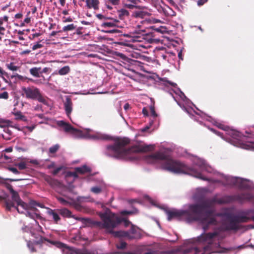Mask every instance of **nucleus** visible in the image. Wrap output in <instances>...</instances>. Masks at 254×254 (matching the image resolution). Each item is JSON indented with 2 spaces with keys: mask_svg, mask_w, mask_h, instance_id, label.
<instances>
[{
  "mask_svg": "<svg viewBox=\"0 0 254 254\" xmlns=\"http://www.w3.org/2000/svg\"><path fill=\"white\" fill-rule=\"evenodd\" d=\"M213 202L209 200L206 201L199 205H190L187 211L172 210L167 212L168 220L169 221L174 218H184L189 221L198 220L202 224L204 230L207 226L214 224L218 220H222L219 224L220 231L203 234L197 238L198 243L207 245L204 248L203 253L201 254L225 253L227 250L221 246V240L223 235L220 231L236 230L239 227V222H245L250 219L254 220V210L249 211L246 216L242 217H235L227 214L214 216L212 213Z\"/></svg>",
  "mask_w": 254,
  "mask_h": 254,
  "instance_id": "obj_1",
  "label": "nucleus"
},
{
  "mask_svg": "<svg viewBox=\"0 0 254 254\" xmlns=\"http://www.w3.org/2000/svg\"><path fill=\"white\" fill-rule=\"evenodd\" d=\"M146 161L149 163H161V167L170 172L187 174L203 180L206 179L203 174V172L211 173L213 170L203 159L197 157H193L192 168H189L184 163L167 157L160 152L149 155L146 158Z\"/></svg>",
  "mask_w": 254,
  "mask_h": 254,
  "instance_id": "obj_2",
  "label": "nucleus"
},
{
  "mask_svg": "<svg viewBox=\"0 0 254 254\" xmlns=\"http://www.w3.org/2000/svg\"><path fill=\"white\" fill-rule=\"evenodd\" d=\"M132 211H123L121 212V217H119L114 213H112L111 211L106 209L103 212L99 213V215L102 222L99 223L102 228L106 229L107 231L110 233H113L116 237H127L129 239L139 238L141 237L140 230L136 227L131 225V228L129 232L118 231L114 232L113 229L117 226V225L121 222H124L125 226H128L130 224V222L127 220L125 216L126 215H130L133 213Z\"/></svg>",
  "mask_w": 254,
  "mask_h": 254,
  "instance_id": "obj_3",
  "label": "nucleus"
},
{
  "mask_svg": "<svg viewBox=\"0 0 254 254\" xmlns=\"http://www.w3.org/2000/svg\"><path fill=\"white\" fill-rule=\"evenodd\" d=\"M129 142L127 138L118 140L113 146L107 148V153L109 156L120 159H131V153L133 152H147L154 148L153 145H140L136 148H128L126 145Z\"/></svg>",
  "mask_w": 254,
  "mask_h": 254,
  "instance_id": "obj_4",
  "label": "nucleus"
},
{
  "mask_svg": "<svg viewBox=\"0 0 254 254\" xmlns=\"http://www.w3.org/2000/svg\"><path fill=\"white\" fill-rule=\"evenodd\" d=\"M8 189L11 194L12 201L9 200L6 201L5 205L6 208L10 209L12 207H14L16 208L19 213H23L26 212V215L27 216L34 220L35 227L40 229V227L36 220L40 219L41 217L36 212V211L34 206L38 205L42 207V206L35 202H32L29 205L26 204L20 199L17 193L12 189L11 186H9Z\"/></svg>",
  "mask_w": 254,
  "mask_h": 254,
  "instance_id": "obj_5",
  "label": "nucleus"
},
{
  "mask_svg": "<svg viewBox=\"0 0 254 254\" xmlns=\"http://www.w3.org/2000/svg\"><path fill=\"white\" fill-rule=\"evenodd\" d=\"M57 125L64 132L72 135L74 138H86L92 139H106V137L100 132H95L89 129L83 131L73 127L69 124L64 121H58Z\"/></svg>",
  "mask_w": 254,
  "mask_h": 254,
  "instance_id": "obj_6",
  "label": "nucleus"
},
{
  "mask_svg": "<svg viewBox=\"0 0 254 254\" xmlns=\"http://www.w3.org/2000/svg\"><path fill=\"white\" fill-rule=\"evenodd\" d=\"M216 126L226 131V133L232 137L231 143L234 145L248 150H254V143L251 142H243L240 138L241 133L238 131L230 128L229 127H224L223 125L215 121Z\"/></svg>",
  "mask_w": 254,
  "mask_h": 254,
  "instance_id": "obj_7",
  "label": "nucleus"
},
{
  "mask_svg": "<svg viewBox=\"0 0 254 254\" xmlns=\"http://www.w3.org/2000/svg\"><path fill=\"white\" fill-rule=\"evenodd\" d=\"M220 179L216 181L220 182L224 185H235L241 188L251 189L254 188L252 182L249 180L243 179L240 178L233 177L219 174Z\"/></svg>",
  "mask_w": 254,
  "mask_h": 254,
  "instance_id": "obj_8",
  "label": "nucleus"
},
{
  "mask_svg": "<svg viewBox=\"0 0 254 254\" xmlns=\"http://www.w3.org/2000/svg\"><path fill=\"white\" fill-rule=\"evenodd\" d=\"M22 95L28 99L37 100L44 105L48 104V99L43 96L39 89L35 87L22 88Z\"/></svg>",
  "mask_w": 254,
  "mask_h": 254,
  "instance_id": "obj_9",
  "label": "nucleus"
},
{
  "mask_svg": "<svg viewBox=\"0 0 254 254\" xmlns=\"http://www.w3.org/2000/svg\"><path fill=\"white\" fill-rule=\"evenodd\" d=\"M4 123L6 125L14 127V128L17 129L18 130L22 131L25 133L26 132V130H27L28 131H29L30 132H32L33 131V130L35 128V125L31 126V127H19L18 126V125H14L13 126L12 125H11L12 122L9 120H6L4 122Z\"/></svg>",
  "mask_w": 254,
  "mask_h": 254,
  "instance_id": "obj_10",
  "label": "nucleus"
},
{
  "mask_svg": "<svg viewBox=\"0 0 254 254\" xmlns=\"http://www.w3.org/2000/svg\"><path fill=\"white\" fill-rule=\"evenodd\" d=\"M179 96L181 100L183 102H184V103H183V105L182 106L181 104L180 103H179V101H177L178 105L182 108H184V109L185 110H186L188 112H189L188 111L186 106H190V100L188 99H187V97H186V96L184 95V94L181 91L179 92Z\"/></svg>",
  "mask_w": 254,
  "mask_h": 254,
  "instance_id": "obj_11",
  "label": "nucleus"
},
{
  "mask_svg": "<svg viewBox=\"0 0 254 254\" xmlns=\"http://www.w3.org/2000/svg\"><path fill=\"white\" fill-rule=\"evenodd\" d=\"M86 5L88 8H93L94 10L99 9V0H85Z\"/></svg>",
  "mask_w": 254,
  "mask_h": 254,
  "instance_id": "obj_12",
  "label": "nucleus"
},
{
  "mask_svg": "<svg viewBox=\"0 0 254 254\" xmlns=\"http://www.w3.org/2000/svg\"><path fill=\"white\" fill-rule=\"evenodd\" d=\"M64 107L67 116L71 120L70 115L72 111V104L71 101L69 99H67L64 104Z\"/></svg>",
  "mask_w": 254,
  "mask_h": 254,
  "instance_id": "obj_13",
  "label": "nucleus"
},
{
  "mask_svg": "<svg viewBox=\"0 0 254 254\" xmlns=\"http://www.w3.org/2000/svg\"><path fill=\"white\" fill-rule=\"evenodd\" d=\"M149 109L150 111L149 126L151 127L153 126L154 122L157 121V117L158 115L156 113L153 106H150Z\"/></svg>",
  "mask_w": 254,
  "mask_h": 254,
  "instance_id": "obj_14",
  "label": "nucleus"
},
{
  "mask_svg": "<svg viewBox=\"0 0 254 254\" xmlns=\"http://www.w3.org/2000/svg\"><path fill=\"white\" fill-rule=\"evenodd\" d=\"M120 2V0H106L105 5L108 9L112 10L113 8V5H118Z\"/></svg>",
  "mask_w": 254,
  "mask_h": 254,
  "instance_id": "obj_15",
  "label": "nucleus"
},
{
  "mask_svg": "<svg viewBox=\"0 0 254 254\" xmlns=\"http://www.w3.org/2000/svg\"><path fill=\"white\" fill-rule=\"evenodd\" d=\"M144 40L150 42V41L147 39V35L146 34H142L141 36H134L132 37V41L134 42H141Z\"/></svg>",
  "mask_w": 254,
  "mask_h": 254,
  "instance_id": "obj_16",
  "label": "nucleus"
},
{
  "mask_svg": "<svg viewBox=\"0 0 254 254\" xmlns=\"http://www.w3.org/2000/svg\"><path fill=\"white\" fill-rule=\"evenodd\" d=\"M70 70L69 67L68 66H65L58 71H55L53 73L52 75H57L60 74L61 75H64L67 74Z\"/></svg>",
  "mask_w": 254,
  "mask_h": 254,
  "instance_id": "obj_17",
  "label": "nucleus"
},
{
  "mask_svg": "<svg viewBox=\"0 0 254 254\" xmlns=\"http://www.w3.org/2000/svg\"><path fill=\"white\" fill-rule=\"evenodd\" d=\"M76 172L73 174L74 177H76V174H84L90 171V168L86 166H83L81 167L76 168L75 169Z\"/></svg>",
  "mask_w": 254,
  "mask_h": 254,
  "instance_id": "obj_18",
  "label": "nucleus"
},
{
  "mask_svg": "<svg viewBox=\"0 0 254 254\" xmlns=\"http://www.w3.org/2000/svg\"><path fill=\"white\" fill-rule=\"evenodd\" d=\"M47 213L49 215L52 216L54 220L56 222L60 219L58 214L52 209L48 208Z\"/></svg>",
  "mask_w": 254,
  "mask_h": 254,
  "instance_id": "obj_19",
  "label": "nucleus"
},
{
  "mask_svg": "<svg viewBox=\"0 0 254 254\" xmlns=\"http://www.w3.org/2000/svg\"><path fill=\"white\" fill-rule=\"evenodd\" d=\"M118 13L121 18H123L124 17L129 15L128 11L125 9H121L118 10Z\"/></svg>",
  "mask_w": 254,
  "mask_h": 254,
  "instance_id": "obj_20",
  "label": "nucleus"
},
{
  "mask_svg": "<svg viewBox=\"0 0 254 254\" xmlns=\"http://www.w3.org/2000/svg\"><path fill=\"white\" fill-rule=\"evenodd\" d=\"M13 114L15 116L16 120H22L23 121H26L27 120L26 117L25 116H23L22 115L21 113L20 112L13 113Z\"/></svg>",
  "mask_w": 254,
  "mask_h": 254,
  "instance_id": "obj_21",
  "label": "nucleus"
},
{
  "mask_svg": "<svg viewBox=\"0 0 254 254\" xmlns=\"http://www.w3.org/2000/svg\"><path fill=\"white\" fill-rule=\"evenodd\" d=\"M41 69L40 68L33 67L30 69V73L36 77L39 76V70Z\"/></svg>",
  "mask_w": 254,
  "mask_h": 254,
  "instance_id": "obj_22",
  "label": "nucleus"
},
{
  "mask_svg": "<svg viewBox=\"0 0 254 254\" xmlns=\"http://www.w3.org/2000/svg\"><path fill=\"white\" fill-rule=\"evenodd\" d=\"M60 213L61 215L64 217H71V212L67 209H61Z\"/></svg>",
  "mask_w": 254,
  "mask_h": 254,
  "instance_id": "obj_23",
  "label": "nucleus"
},
{
  "mask_svg": "<svg viewBox=\"0 0 254 254\" xmlns=\"http://www.w3.org/2000/svg\"><path fill=\"white\" fill-rule=\"evenodd\" d=\"M22 160H23L24 159H22ZM15 165L17 166L20 170H24L26 168V164L24 161H22L19 163H16Z\"/></svg>",
  "mask_w": 254,
  "mask_h": 254,
  "instance_id": "obj_24",
  "label": "nucleus"
},
{
  "mask_svg": "<svg viewBox=\"0 0 254 254\" xmlns=\"http://www.w3.org/2000/svg\"><path fill=\"white\" fill-rule=\"evenodd\" d=\"M6 67L11 71H16L18 69V67L15 65L13 63L7 64H6Z\"/></svg>",
  "mask_w": 254,
  "mask_h": 254,
  "instance_id": "obj_25",
  "label": "nucleus"
},
{
  "mask_svg": "<svg viewBox=\"0 0 254 254\" xmlns=\"http://www.w3.org/2000/svg\"><path fill=\"white\" fill-rule=\"evenodd\" d=\"M75 28V26L73 24H69L67 26L63 27V30L64 31H71Z\"/></svg>",
  "mask_w": 254,
  "mask_h": 254,
  "instance_id": "obj_26",
  "label": "nucleus"
},
{
  "mask_svg": "<svg viewBox=\"0 0 254 254\" xmlns=\"http://www.w3.org/2000/svg\"><path fill=\"white\" fill-rule=\"evenodd\" d=\"M144 198L146 201H147L148 202H149L152 205H155V206H157V204L156 201L155 200H154L153 199H152L151 198H150L148 195H145L144 196Z\"/></svg>",
  "mask_w": 254,
  "mask_h": 254,
  "instance_id": "obj_27",
  "label": "nucleus"
},
{
  "mask_svg": "<svg viewBox=\"0 0 254 254\" xmlns=\"http://www.w3.org/2000/svg\"><path fill=\"white\" fill-rule=\"evenodd\" d=\"M38 242V241H36L34 240H33L32 243L30 241H29V242H27V246L28 247V248H29V249L30 250V251L31 252L34 251V249L33 248L34 244L37 243Z\"/></svg>",
  "mask_w": 254,
  "mask_h": 254,
  "instance_id": "obj_28",
  "label": "nucleus"
},
{
  "mask_svg": "<svg viewBox=\"0 0 254 254\" xmlns=\"http://www.w3.org/2000/svg\"><path fill=\"white\" fill-rule=\"evenodd\" d=\"M8 97V93L7 92L0 93V99H7Z\"/></svg>",
  "mask_w": 254,
  "mask_h": 254,
  "instance_id": "obj_29",
  "label": "nucleus"
},
{
  "mask_svg": "<svg viewBox=\"0 0 254 254\" xmlns=\"http://www.w3.org/2000/svg\"><path fill=\"white\" fill-rule=\"evenodd\" d=\"M59 148V145L56 144V145H55L53 146L50 147L49 150L51 153H53L56 152L58 150Z\"/></svg>",
  "mask_w": 254,
  "mask_h": 254,
  "instance_id": "obj_30",
  "label": "nucleus"
},
{
  "mask_svg": "<svg viewBox=\"0 0 254 254\" xmlns=\"http://www.w3.org/2000/svg\"><path fill=\"white\" fill-rule=\"evenodd\" d=\"M77 200L79 202H86L90 201L89 197L79 196L77 198Z\"/></svg>",
  "mask_w": 254,
  "mask_h": 254,
  "instance_id": "obj_31",
  "label": "nucleus"
},
{
  "mask_svg": "<svg viewBox=\"0 0 254 254\" xmlns=\"http://www.w3.org/2000/svg\"><path fill=\"white\" fill-rule=\"evenodd\" d=\"M91 190L95 193H99L101 192V189L98 187H95L91 188Z\"/></svg>",
  "mask_w": 254,
  "mask_h": 254,
  "instance_id": "obj_32",
  "label": "nucleus"
},
{
  "mask_svg": "<svg viewBox=\"0 0 254 254\" xmlns=\"http://www.w3.org/2000/svg\"><path fill=\"white\" fill-rule=\"evenodd\" d=\"M244 199L252 200L254 202V196H252L251 194H248L243 197Z\"/></svg>",
  "mask_w": 254,
  "mask_h": 254,
  "instance_id": "obj_33",
  "label": "nucleus"
},
{
  "mask_svg": "<svg viewBox=\"0 0 254 254\" xmlns=\"http://www.w3.org/2000/svg\"><path fill=\"white\" fill-rule=\"evenodd\" d=\"M3 19L0 18V31H4L5 30V28L3 26Z\"/></svg>",
  "mask_w": 254,
  "mask_h": 254,
  "instance_id": "obj_34",
  "label": "nucleus"
},
{
  "mask_svg": "<svg viewBox=\"0 0 254 254\" xmlns=\"http://www.w3.org/2000/svg\"><path fill=\"white\" fill-rule=\"evenodd\" d=\"M8 170L12 172V173H13L15 174H19V172L17 170V169H16L15 168L9 167L8 168Z\"/></svg>",
  "mask_w": 254,
  "mask_h": 254,
  "instance_id": "obj_35",
  "label": "nucleus"
},
{
  "mask_svg": "<svg viewBox=\"0 0 254 254\" xmlns=\"http://www.w3.org/2000/svg\"><path fill=\"white\" fill-rule=\"evenodd\" d=\"M42 47V44H39V43H37V44H35V45L33 46L32 50H36L37 49L41 48Z\"/></svg>",
  "mask_w": 254,
  "mask_h": 254,
  "instance_id": "obj_36",
  "label": "nucleus"
},
{
  "mask_svg": "<svg viewBox=\"0 0 254 254\" xmlns=\"http://www.w3.org/2000/svg\"><path fill=\"white\" fill-rule=\"evenodd\" d=\"M54 244L57 247H58V248H64V244L63 243H61L60 242H55L54 243Z\"/></svg>",
  "mask_w": 254,
  "mask_h": 254,
  "instance_id": "obj_37",
  "label": "nucleus"
},
{
  "mask_svg": "<svg viewBox=\"0 0 254 254\" xmlns=\"http://www.w3.org/2000/svg\"><path fill=\"white\" fill-rule=\"evenodd\" d=\"M126 243H125V242H121V244L119 245H118L117 247L119 248V249H124L126 247Z\"/></svg>",
  "mask_w": 254,
  "mask_h": 254,
  "instance_id": "obj_38",
  "label": "nucleus"
},
{
  "mask_svg": "<svg viewBox=\"0 0 254 254\" xmlns=\"http://www.w3.org/2000/svg\"><path fill=\"white\" fill-rule=\"evenodd\" d=\"M58 200L61 203L63 204H66L67 203L65 200H64L63 198L62 197L59 198Z\"/></svg>",
  "mask_w": 254,
  "mask_h": 254,
  "instance_id": "obj_39",
  "label": "nucleus"
},
{
  "mask_svg": "<svg viewBox=\"0 0 254 254\" xmlns=\"http://www.w3.org/2000/svg\"><path fill=\"white\" fill-rule=\"evenodd\" d=\"M133 4L134 3H133V4H126L125 5V7H126L127 8H128L130 9H132L133 8H134L135 7V6Z\"/></svg>",
  "mask_w": 254,
  "mask_h": 254,
  "instance_id": "obj_40",
  "label": "nucleus"
},
{
  "mask_svg": "<svg viewBox=\"0 0 254 254\" xmlns=\"http://www.w3.org/2000/svg\"><path fill=\"white\" fill-rule=\"evenodd\" d=\"M207 0H198L197 2V4L199 5H202L204 3L206 2Z\"/></svg>",
  "mask_w": 254,
  "mask_h": 254,
  "instance_id": "obj_41",
  "label": "nucleus"
},
{
  "mask_svg": "<svg viewBox=\"0 0 254 254\" xmlns=\"http://www.w3.org/2000/svg\"><path fill=\"white\" fill-rule=\"evenodd\" d=\"M142 113L144 116H148V111L145 108L142 109Z\"/></svg>",
  "mask_w": 254,
  "mask_h": 254,
  "instance_id": "obj_42",
  "label": "nucleus"
},
{
  "mask_svg": "<svg viewBox=\"0 0 254 254\" xmlns=\"http://www.w3.org/2000/svg\"><path fill=\"white\" fill-rule=\"evenodd\" d=\"M96 17L99 19H102L104 18V16L101 14H98L96 15Z\"/></svg>",
  "mask_w": 254,
  "mask_h": 254,
  "instance_id": "obj_43",
  "label": "nucleus"
},
{
  "mask_svg": "<svg viewBox=\"0 0 254 254\" xmlns=\"http://www.w3.org/2000/svg\"><path fill=\"white\" fill-rule=\"evenodd\" d=\"M124 109L127 111L129 108V105L128 103H126L124 106Z\"/></svg>",
  "mask_w": 254,
  "mask_h": 254,
  "instance_id": "obj_44",
  "label": "nucleus"
},
{
  "mask_svg": "<svg viewBox=\"0 0 254 254\" xmlns=\"http://www.w3.org/2000/svg\"><path fill=\"white\" fill-rule=\"evenodd\" d=\"M5 74V72L0 66V76H2V75H3Z\"/></svg>",
  "mask_w": 254,
  "mask_h": 254,
  "instance_id": "obj_45",
  "label": "nucleus"
},
{
  "mask_svg": "<svg viewBox=\"0 0 254 254\" xmlns=\"http://www.w3.org/2000/svg\"><path fill=\"white\" fill-rule=\"evenodd\" d=\"M30 20H31L30 18L29 17H27L25 18L24 22L26 23H29L30 22Z\"/></svg>",
  "mask_w": 254,
  "mask_h": 254,
  "instance_id": "obj_46",
  "label": "nucleus"
},
{
  "mask_svg": "<svg viewBox=\"0 0 254 254\" xmlns=\"http://www.w3.org/2000/svg\"><path fill=\"white\" fill-rule=\"evenodd\" d=\"M104 25L108 27H111L113 25V24L111 22H106L104 23Z\"/></svg>",
  "mask_w": 254,
  "mask_h": 254,
  "instance_id": "obj_47",
  "label": "nucleus"
},
{
  "mask_svg": "<svg viewBox=\"0 0 254 254\" xmlns=\"http://www.w3.org/2000/svg\"><path fill=\"white\" fill-rule=\"evenodd\" d=\"M62 169V167H59V168H58L57 169H56V170H55L54 171H53V173L54 174H56L57 173H58L59 172V171Z\"/></svg>",
  "mask_w": 254,
  "mask_h": 254,
  "instance_id": "obj_48",
  "label": "nucleus"
},
{
  "mask_svg": "<svg viewBox=\"0 0 254 254\" xmlns=\"http://www.w3.org/2000/svg\"><path fill=\"white\" fill-rule=\"evenodd\" d=\"M22 16V15L21 13H17L15 15V17L16 18H20Z\"/></svg>",
  "mask_w": 254,
  "mask_h": 254,
  "instance_id": "obj_49",
  "label": "nucleus"
},
{
  "mask_svg": "<svg viewBox=\"0 0 254 254\" xmlns=\"http://www.w3.org/2000/svg\"><path fill=\"white\" fill-rule=\"evenodd\" d=\"M128 1L131 2L132 3H134V4H137V2L138 1V0H127Z\"/></svg>",
  "mask_w": 254,
  "mask_h": 254,
  "instance_id": "obj_50",
  "label": "nucleus"
},
{
  "mask_svg": "<svg viewBox=\"0 0 254 254\" xmlns=\"http://www.w3.org/2000/svg\"><path fill=\"white\" fill-rule=\"evenodd\" d=\"M5 151L7 152H11L12 151V148L11 147H9L5 149Z\"/></svg>",
  "mask_w": 254,
  "mask_h": 254,
  "instance_id": "obj_51",
  "label": "nucleus"
},
{
  "mask_svg": "<svg viewBox=\"0 0 254 254\" xmlns=\"http://www.w3.org/2000/svg\"><path fill=\"white\" fill-rule=\"evenodd\" d=\"M72 21V19L71 18H66L65 20H64V22H71Z\"/></svg>",
  "mask_w": 254,
  "mask_h": 254,
  "instance_id": "obj_52",
  "label": "nucleus"
},
{
  "mask_svg": "<svg viewBox=\"0 0 254 254\" xmlns=\"http://www.w3.org/2000/svg\"><path fill=\"white\" fill-rule=\"evenodd\" d=\"M60 2L62 6H64L65 4V0H60Z\"/></svg>",
  "mask_w": 254,
  "mask_h": 254,
  "instance_id": "obj_53",
  "label": "nucleus"
},
{
  "mask_svg": "<svg viewBox=\"0 0 254 254\" xmlns=\"http://www.w3.org/2000/svg\"><path fill=\"white\" fill-rule=\"evenodd\" d=\"M16 77L19 79H21L23 78V77L21 75L18 74L16 75Z\"/></svg>",
  "mask_w": 254,
  "mask_h": 254,
  "instance_id": "obj_54",
  "label": "nucleus"
},
{
  "mask_svg": "<svg viewBox=\"0 0 254 254\" xmlns=\"http://www.w3.org/2000/svg\"><path fill=\"white\" fill-rule=\"evenodd\" d=\"M168 1H169L171 4H172V5H174L175 3H174V2L173 1V0H167Z\"/></svg>",
  "mask_w": 254,
  "mask_h": 254,
  "instance_id": "obj_55",
  "label": "nucleus"
},
{
  "mask_svg": "<svg viewBox=\"0 0 254 254\" xmlns=\"http://www.w3.org/2000/svg\"><path fill=\"white\" fill-rule=\"evenodd\" d=\"M63 13L64 14V15H67L68 14V12L67 10H64L63 11Z\"/></svg>",
  "mask_w": 254,
  "mask_h": 254,
  "instance_id": "obj_56",
  "label": "nucleus"
},
{
  "mask_svg": "<svg viewBox=\"0 0 254 254\" xmlns=\"http://www.w3.org/2000/svg\"><path fill=\"white\" fill-rule=\"evenodd\" d=\"M57 32L56 31H53L52 33H51V36H55L57 34Z\"/></svg>",
  "mask_w": 254,
  "mask_h": 254,
  "instance_id": "obj_57",
  "label": "nucleus"
},
{
  "mask_svg": "<svg viewBox=\"0 0 254 254\" xmlns=\"http://www.w3.org/2000/svg\"><path fill=\"white\" fill-rule=\"evenodd\" d=\"M2 19H3V22L4 21L7 22V21L8 20V18L6 16H5L4 17L2 18Z\"/></svg>",
  "mask_w": 254,
  "mask_h": 254,
  "instance_id": "obj_58",
  "label": "nucleus"
},
{
  "mask_svg": "<svg viewBox=\"0 0 254 254\" xmlns=\"http://www.w3.org/2000/svg\"><path fill=\"white\" fill-rule=\"evenodd\" d=\"M78 0V2L80 4V5H82V2H84L85 1V0Z\"/></svg>",
  "mask_w": 254,
  "mask_h": 254,
  "instance_id": "obj_59",
  "label": "nucleus"
},
{
  "mask_svg": "<svg viewBox=\"0 0 254 254\" xmlns=\"http://www.w3.org/2000/svg\"><path fill=\"white\" fill-rule=\"evenodd\" d=\"M145 254H152L153 252L151 251H149V252H146Z\"/></svg>",
  "mask_w": 254,
  "mask_h": 254,
  "instance_id": "obj_60",
  "label": "nucleus"
},
{
  "mask_svg": "<svg viewBox=\"0 0 254 254\" xmlns=\"http://www.w3.org/2000/svg\"><path fill=\"white\" fill-rule=\"evenodd\" d=\"M29 52H30V51H23V53H24V54H28V53H29Z\"/></svg>",
  "mask_w": 254,
  "mask_h": 254,
  "instance_id": "obj_61",
  "label": "nucleus"
},
{
  "mask_svg": "<svg viewBox=\"0 0 254 254\" xmlns=\"http://www.w3.org/2000/svg\"><path fill=\"white\" fill-rule=\"evenodd\" d=\"M3 34V31H0V39H1V36Z\"/></svg>",
  "mask_w": 254,
  "mask_h": 254,
  "instance_id": "obj_62",
  "label": "nucleus"
},
{
  "mask_svg": "<svg viewBox=\"0 0 254 254\" xmlns=\"http://www.w3.org/2000/svg\"><path fill=\"white\" fill-rule=\"evenodd\" d=\"M47 68H44V69H43V72H46V71H47Z\"/></svg>",
  "mask_w": 254,
  "mask_h": 254,
  "instance_id": "obj_63",
  "label": "nucleus"
},
{
  "mask_svg": "<svg viewBox=\"0 0 254 254\" xmlns=\"http://www.w3.org/2000/svg\"><path fill=\"white\" fill-rule=\"evenodd\" d=\"M148 128H149V127H147L146 128H145L144 129H143V131H145V130H146Z\"/></svg>",
  "mask_w": 254,
  "mask_h": 254,
  "instance_id": "obj_64",
  "label": "nucleus"
}]
</instances>
